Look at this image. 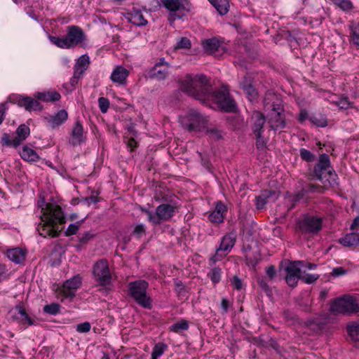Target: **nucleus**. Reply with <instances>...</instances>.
<instances>
[{
    "instance_id": "nucleus-1",
    "label": "nucleus",
    "mask_w": 359,
    "mask_h": 359,
    "mask_svg": "<svg viewBox=\"0 0 359 359\" xmlns=\"http://www.w3.org/2000/svg\"><path fill=\"white\" fill-rule=\"evenodd\" d=\"M313 176L321 182V185L309 184L304 186L300 191L288 198V210L294 208L297 202L304 199L306 194L311 193L322 194L325 189L334 187L337 184V175L331 169L330 157L326 154H322L319 156L318 162L316 164L313 170Z\"/></svg>"
},
{
    "instance_id": "nucleus-2",
    "label": "nucleus",
    "mask_w": 359,
    "mask_h": 359,
    "mask_svg": "<svg viewBox=\"0 0 359 359\" xmlns=\"http://www.w3.org/2000/svg\"><path fill=\"white\" fill-rule=\"evenodd\" d=\"M38 203L43 213L41 216L42 223H39L37 227L39 233L44 238L57 237L62 229L60 225L66 222L61 207L55 203H46L44 198Z\"/></svg>"
},
{
    "instance_id": "nucleus-3",
    "label": "nucleus",
    "mask_w": 359,
    "mask_h": 359,
    "mask_svg": "<svg viewBox=\"0 0 359 359\" xmlns=\"http://www.w3.org/2000/svg\"><path fill=\"white\" fill-rule=\"evenodd\" d=\"M180 83L182 91L203 104L207 102V97L212 88L210 78L204 74L194 76L187 74Z\"/></svg>"
},
{
    "instance_id": "nucleus-4",
    "label": "nucleus",
    "mask_w": 359,
    "mask_h": 359,
    "mask_svg": "<svg viewBox=\"0 0 359 359\" xmlns=\"http://www.w3.org/2000/svg\"><path fill=\"white\" fill-rule=\"evenodd\" d=\"M264 107L268 114V124L273 130L285 127V118L283 114V108L278 97L271 93L266 95L264 99Z\"/></svg>"
},
{
    "instance_id": "nucleus-5",
    "label": "nucleus",
    "mask_w": 359,
    "mask_h": 359,
    "mask_svg": "<svg viewBox=\"0 0 359 359\" xmlns=\"http://www.w3.org/2000/svg\"><path fill=\"white\" fill-rule=\"evenodd\" d=\"M50 41L62 49L74 48L86 40V35L83 29L79 26L70 25L67 27L66 35L62 37L48 36Z\"/></svg>"
},
{
    "instance_id": "nucleus-6",
    "label": "nucleus",
    "mask_w": 359,
    "mask_h": 359,
    "mask_svg": "<svg viewBox=\"0 0 359 359\" xmlns=\"http://www.w3.org/2000/svg\"><path fill=\"white\" fill-rule=\"evenodd\" d=\"M211 102L226 112H233L236 109V102L226 89H212L207 97V102L203 104L210 107Z\"/></svg>"
},
{
    "instance_id": "nucleus-7",
    "label": "nucleus",
    "mask_w": 359,
    "mask_h": 359,
    "mask_svg": "<svg viewBox=\"0 0 359 359\" xmlns=\"http://www.w3.org/2000/svg\"><path fill=\"white\" fill-rule=\"evenodd\" d=\"M149 283L144 280L132 281L128 284V292L135 302L145 309H151V299L147 294Z\"/></svg>"
},
{
    "instance_id": "nucleus-8",
    "label": "nucleus",
    "mask_w": 359,
    "mask_h": 359,
    "mask_svg": "<svg viewBox=\"0 0 359 359\" xmlns=\"http://www.w3.org/2000/svg\"><path fill=\"white\" fill-rule=\"evenodd\" d=\"M92 276L98 286L107 289L111 285L112 276L106 259H98L93 264Z\"/></svg>"
},
{
    "instance_id": "nucleus-9",
    "label": "nucleus",
    "mask_w": 359,
    "mask_h": 359,
    "mask_svg": "<svg viewBox=\"0 0 359 359\" xmlns=\"http://www.w3.org/2000/svg\"><path fill=\"white\" fill-rule=\"evenodd\" d=\"M330 311L334 314L351 315L359 311V305L352 297H344L335 299L330 306Z\"/></svg>"
},
{
    "instance_id": "nucleus-10",
    "label": "nucleus",
    "mask_w": 359,
    "mask_h": 359,
    "mask_svg": "<svg viewBox=\"0 0 359 359\" xmlns=\"http://www.w3.org/2000/svg\"><path fill=\"white\" fill-rule=\"evenodd\" d=\"M177 206L170 204L163 203L156 208V214L151 211L145 210L148 215V220L153 224H161L162 221L169 220L175 214Z\"/></svg>"
},
{
    "instance_id": "nucleus-11",
    "label": "nucleus",
    "mask_w": 359,
    "mask_h": 359,
    "mask_svg": "<svg viewBox=\"0 0 359 359\" xmlns=\"http://www.w3.org/2000/svg\"><path fill=\"white\" fill-rule=\"evenodd\" d=\"M182 124L189 132H201L206 128L207 120L198 111L190 109Z\"/></svg>"
},
{
    "instance_id": "nucleus-12",
    "label": "nucleus",
    "mask_w": 359,
    "mask_h": 359,
    "mask_svg": "<svg viewBox=\"0 0 359 359\" xmlns=\"http://www.w3.org/2000/svg\"><path fill=\"white\" fill-rule=\"evenodd\" d=\"M297 226L302 233L316 234L322 229L323 219L319 217L306 215L298 221Z\"/></svg>"
},
{
    "instance_id": "nucleus-13",
    "label": "nucleus",
    "mask_w": 359,
    "mask_h": 359,
    "mask_svg": "<svg viewBox=\"0 0 359 359\" xmlns=\"http://www.w3.org/2000/svg\"><path fill=\"white\" fill-rule=\"evenodd\" d=\"M304 264V261H294L285 262L284 271L286 273L285 279L287 284L291 287L297 286L298 280L301 279L300 265Z\"/></svg>"
},
{
    "instance_id": "nucleus-14",
    "label": "nucleus",
    "mask_w": 359,
    "mask_h": 359,
    "mask_svg": "<svg viewBox=\"0 0 359 359\" xmlns=\"http://www.w3.org/2000/svg\"><path fill=\"white\" fill-rule=\"evenodd\" d=\"M30 129L25 124L20 125L16 130L17 136L13 140L8 133H4L1 137V144L7 147H18L29 135Z\"/></svg>"
},
{
    "instance_id": "nucleus-15",
    "label": "nucleus",
    "mask_w": 359,
    "mask_h": 359,
    "mask_svg": "<svg viewBox=\"0 0 359 359\" xmlns=\"http://www.w3.org/2000/svg\"><path fill=\"white\" fill-rule=\"evenodd\" d=\"M170 68V64L164 57H161L159 61L147 71V76L151 79L163 81L168 77Z\"/></svg>"
},
{
    "instance_id": "nucleus-16",
    "label": "nucleus",
    "mask_w": 359,
    "mask_h": 359,
    "mask_svg": "<svg viewBox=\"0 0 359 359\" xmlns=\"http://www.w3.org/2000/svg\"><path fill=\"white\" fill-rule=\"evenodd\" d=\"M160 4L170 13H175L182 10L187 13L191 12L192 5L189 0H160Z\"/></svg>"
},
{
    "instance_id": "nucleus-17",
    "label": "nucleus",
    "mask_w": 359,
    "mask_h": 359,
    "mask_svg": "<svg viewBox=\"0 0 359 359\" xmlns=\"http://www.w3.org/2000/svg\"><path fill=\"white\" fill-rule=\"evenodd\" d=\"M266 123L265 116L259 111H255L250 117V127L253 134L263 133Z\"/></svg>"
},
{
    "instance_id": "nucleus-18",
    "label": "nucleus",
    "mask_w": 359,
    "mask_h": 359,
    "mask_svg": "<svg viewBox=\"0 0 359 359\" xmlns=\"http://www.w3.org/2000/svg\"><path fill=\"white\" fill-rule=\"evenodd\" d=\"M86 141V136L84 135L83 128L79 120H77L72 128L71 133V139L69 142L72 146L81 144Z\"/></svg>"
},
{
    "instance_id": "nucleus-19",
    "label": "nucleus",
    "mask_w": 359,
    "mask_h": 359,
    "mask_svg": "<svg viewBox=\"0 0 359 359\" xmlns=\"http://www.w3.org/2000/svg\"><path fill=\"white\" fill-rule=\"evenodd\" d=\"M226 211V206L222 201H217L215 210L209 214L208 219L212 223H221L224 220V214Z\"/></svg>"
},
{
    "instance_id": "nucleus-20",
    "label": "nucleus",
    "mask_w": 359,
    "mask_h": 359,
    "mask_svg": "<svg viewBox=\"0 0 359 359\" xmlns=\"http://www.w3.org/2000/svg\"><path fill=\"white\" fill-rule=\"evenodd\" d=\"M128 75L129 71L127 69L122 66H116L114 69L110 78L114 83L125 86L126 84V79Z\"/></svg>"
},
{
    "instance_id": "nucleus-21",
    "label": "nucleus",
    "mask_w": 359,
    "mask_h": 359,
    "mask_svg": "<svg viewBox=\"0 0 359 359\" xmlns=\"http://www.w3.org/2000/svg\"><path fill=\"white\" fill-rule=\"evenodd\" d=\"M18 104L21 107H25L27 111H41L42 105L37 100L30 97H24L18 100Z\"/></svg>"
},
{
    "instance_id": "nucleus-22",
    "label": "nucleus",
    "mask_w": 359,
    "mask_h": 359,
    "mask_svg": "<svg viewBox=\"0 0 359 359\" xmlns=\"http://www.w3.org/2000/svg\"><path fill=\"white\" fill-rule=\"evenodd\" d=\"M201 45L204 50L209 54H214L219 50L220 42L216 38L202 41Z\"/></svg>"
},
{
    "instance_id": "nucleus-23",
    "label": "nucleus",
    "mask_w": 359,
    "mask_h": 359,
    "mask_svg": "<svg viewBox=\"0 0 359 359\" xmlns=\"http://www.w3.org/2000/svg\"><path fill=\"white\" fill-rule=\"evenodd\" d=\"M128 21L137 26H145L147 20L144 19L142 12L137 9H133L128 14Z\"/></svg>"
},
{
    "instance_id": "nucleus-24",
    "label": "nucleus",
    "mask_w": 359,
    "mask_h": 359,
    "mask_svg": "<svg viewBox=\"0 0 359 359\" xmlns=\"http://www.w3.org/2000/svg\"><path fill=\"white\" fill-rule=\"evenodd\" d=\"M339 243L345 247L359 245V233H350L339 238Z\"/></svg>"
},
{
    "instance_id": "nucleus-25",
    "label": "nucleus",
    "mask_w": 359,
    "mask_h": 359,
    "mask_svg": "<svg viewBox=\"0 0 359 359\" xmlns=\"http://www.w3.org/2000/svg\"><path fill=\"white\" fill-rule=\"evenodd\" d=\"M221 15H226L230 8L229 0H208Z\"/></svg>"
},
{
    "instance_id": "nucleus-26",
    "label": "nucleus",
    "mask_w": 359,
    "mask_h": 359,
    "mask_svg": "<svg viewBox=\"0 0 359 359\" xmlns=\"http://www.w3.org/2000/svg\"><path fill=\"white\" fill-rule=\"evenodd\" d=\"M20 157L25 161L36 162L40 157L38 154L32 148L24 146L20 152Z\"/></svg>"
},
{
    "instance_id": "nucleus-27",
    "label": "nucleus",
    "mask_w": 359,
    "mask_h": 359,
    "mask_svg": "<svg viewBox=\"0 0 359 359\" xmlns=\"http://www.w3.org/2000/svg\"><path fill=\"white\" fill-rule=\"evenodd\" d=\"M235 243L236 236L233 233L226 234L222 238L219 249L225 253L231 250Z\"/></svg>"
},
{
    "instance_id": "nucleus-28",
    "label": "nucleus",
    "mask_w": 359,
    "mask_h": 359,
    "mask_svg": "<svg viewBox=\"0 0 359 359\" xmlns=\"http://www.w3.org/2000/svg\"><path fill=\"white\" fill-rule=\"evenodd\" d=\"M7 257L12 262L20 264L25 258V255L20 248H13L7 250Z\"/></svg>"
},
{
    "instance_id": "nucleus-29",
    "label": "nucleus",
    "mask_w": 359,
    "mask_h": 359,
    "mask_svg": "<svg viewBox=\"0 0 359 359\" xmlns=\"http://www.w3.org/2000/svg\"><path fill=\"white\" fill-rule=\"evenodd\" d=\"M67 118V112L65 109H61L55 115L50 117L49 123H50L53 128H55L64 123Z\"/></svg>"
},
{
    "instance_id": "nucleus-30",
    "label": "nucleus",
    "mask_w": 359,
    "mask_h": 359,
    "mask_svg": "<svg viewBox=\"0 0 359 359\" xmlns=\"http://www.w3.org/2000/svg\"><path fill=\"white\" fill-rule=\"evenodd\" d=\"M14 311L15 314L18 315L17 318L22 323H27L29 325H32L34 323V320L29 316L25 309L22 305L15 306Z\"/></svg>"
},
{
    "instance_id": "nucleus-31",
    "label": "nucleus",
    "mask_w": 359,
    "mask_h": 359,
    "mask_svg": "<svg viewBox=\"0 0 359 359\" xmlns=\"http://www.w3.org/2000/svg\"><path fill=\"white\" fill-rule=\"evenodd\" d=\"M37 97L43 102H56L60 100L61 96L59 93L52 91L48 93H39Z\"/></svg>"
},
{
    "instance_id": "nucleus-32",
    "label": "nucleus",
    "mask_w": 359,
    "mask_h": 359,
    "mask_svg": "<svg viewBox=\"0 0 359 359\" xmlns=\"http://www.w3.org/2000/svg\"><path fill=\"white\" fill-rule=\"evenodd\" d=\"M347 331L350 335L354 346L359 348V324L348 326Z\"/></svg>"
},
{
    "instance_id": "nucleus-33",
    "label": "nucleus",
    "mask_w": 359,
    "mask_h": 359,
    "mask_svg": "<svg viewBox=\"0 0 359 359\" xmlns=\"http://www.w3.org/2000/svg\"><path fill=\"white\" fill-rule=\"evenodd\" d=\"M81 285V278L79 275L74 276L64 283V288L77 290Z\"/></svg>"
},
{
    "instance_id": "nucleus-34",
    "label": "nucleus",
    "mask_w": 359,
    "mask_h": 359,
    "mask_svg": "<svg viewBox=\"0 0 359 359\" xmlns=\"http://www.w3.org/2000/svg\"><path fill=\"white\" fill-rule=\"evenodd\" d=\"M337 7L345 12H349L353 8V4L350 0H329Z\"/></svg>"
},
{
    "instance_id": "nucleus-35",
    "label": "nucleus",
    "mask_w": 359,
    "mask_h": 359,
    "mask_svg": "<svg viewBox=\"0 0 359 359\" xmlns=\"http://www.w3.org/2000/svg\"><path fill=\"white\" fill-rule=\"evenodd\" d=\"M204 130L210 138L215 141L221 140L223 137L224 133L217 127H208L206 126V128Z\"/></svg>"
},
{
    "instance_id": "nucleus-36",
    "label": "nucleus",
    "mask_w": 359,
    "mask_h": 359,
    "mask_svg": "<svg viewBox=\"0 0 359 359\" xmlns=\"http://www.w3.org/2000/svg\"><path fill=\"white\" fill-rule=\"evenodd\" d=\"M188 328H189L188 322L184 319H182L179 322L172 325L170 327V330L171 332L178 333L181 331L187 330H188Z\"/></svg>"
},
{
    "instance_id": "nucleus-37",
    "label": "nucleus",
    "mask_w": 359,
    "mask_h": 359,
    "mask_svg": "<svg viewBox=\"0 0 359 359\" xmlns=\"http://www.w3.org/2000/svg\"><path fill=\"white\" fill-rule=\"evenodd\" d=\"M278 198V194L276 191L265 189L262 191L259 198H264L267 203L271 199L275 201Z\"/></svg>"
},
{
    "instance_id": "nucleus-38",
    "label": "nucleus",
    "mask_w": 359,
    "mask_h": 359,
    "mask_svg": "<svg viewBox=\"0 0 359 359\" xmlns=\"http://www.w3.org/2000/svg\"><path fill=\"white\" fill-rule=\"evenodd\" d=\"M61 306L57 303H52L50 304H47L43 306V311L44 313L50 314V315H56L60 313Z\"/></svg>"
},
{
    "instance_id": "nucleus-39",
    "label": "nucleus",
    "mask_w": 359,
    "mask_h": 359,
    "mask_svg": "<svg viewBox=\"0 0 359 359\" xmlns=\"http://www.w3.org/2000/svg\"><path fill=\"white\" fill-rule=\"evenodd\" d=\"M166 346L163 343L156 344L151 353V359H157L164 352Z\"/></svg>"
},
{
    "instance_id": "nucleus-40",
    "label": "nucleus",
    "mask_w": 359,
    "mask_h": 359,
    "mask_svg": "<svg viewBox=\"0 0 359 359\" xmlns=\"http://www.w3.org/2000/svg\"><path fill=\"white\" fill-rule=\"evenodd\" d=\"M83 222V220H81L76 222V223L74 224H70L67 227V230L65 231V235L66 236H70L76 234Z\"/></svg>"
},
{
    "instance_id": "nucleus-41",
    "label": "nucleus",
    "mask_w": 359,
    "mask_h": 359,
    "mask_svg": "<svg viewBox=\"0 0 359 359\" xmlns=\"http://www.w3.org/2000/svg\"><path fill=\"white\" fill-rule=\"evenodd\" d=\"M221 273L222 272L220 268L215 267L211 270L208 276L210 278L212 283H217L220 281Z\"/></svg>"
},
{
    "instance_id": "nucleus-42",
    "label": "nucleus",
    "mask_w": 359,
    "mask_h": 359,
    "mask_svg": "<svg viewBox=\"0 0 359 359\" xmlns=\"http://www.w3.org/2000/svg\"><path fill=\"white\" fill-rule=\"evenodd\" d=\"M301 158L306 162H313L315 161V155L309 150L306 149H301L300 151Z\"/></svg>"
},
{
    "instance_id": "nucleus-43",
    "label": "nucleus",
    "mask_w": 359,
    "mask_h": 359,
    "mask_svg": "<svg viewBox=\"0 0 359 359\" xmlns=\"http://www.w3.org/2000/svg\"><path fill=\"white\" fill-rule=\"evenodd\" d=\"M334 103L337 106L343 109L352 107V103L349 101L348 97H341L337 101H335Z\"/></svg>"
},
{
    "instance_id": "nucleus-44",
    "label": "nucleus",
    "mask_w": 359,
    "mask_h": 359,
    "mask_svg": "<svg viewBox=\"0 0 359 359\" xmlns=\"http://www.w3.org/2000/svg\"><path fill=\"white\" fill-rule=\"evenodd\" d=\"M351 30L353 44L359 47V26H351Z\"/></svg>"
},
{
    "instance_id": "nucleus-45",
    "label": "nucleus",
    "mask_w": 359,
    "mask_h": 359,
    "mask_svg": "<svg viewBox=\"0 0 359 359\" xmlns=\"http://www.w3.org/2000/svg\"><path fill=\"white\" fill-rule=\"evenodd\" d=\"M319 278V275L306 273L302 275L301 279L304 283L306 284H311L316 281Z\"/></svg>"
},
{
    "instance_id": "nucleus-46",
    "label": "nucleus",
    "mask_w": 359,
    "mask_h": 359,
    "mask_svg": "<svg viewBox=\"0 0 359 359\" xmlns=\"http://www.w3.org/2000/svg\"><path fill=\"white\" fill-rule=\"evenodd\" d=\"M98 104H99L100 111L102 113H106L109 107V101L106 97H100L98 99Z\"/></svg>"
},
{
    "instance_id": "nucleus-47",
    "label": "nucleus",
    "mask_w": 359,
    "mask_h": 359,
    "mask_svg": "<svg viewBox=\"0 0 359 359\" xmlns=\"http://www.w3.org/2000/svg\"><path fill=\"white\" fill-rule=\"evenodd\" d=\"M95 236L92 231H86L83 234H80L78 236L79 241L81 244L87 243L90 239H92Z\"/></svg>"
},
{
    "instance_id": "nucleus-48",
    "label": "nucleus",
    "mask_w": 359,
    "mask_h": 359,
    "mask_svg": "<svg viewBox=\"0 0 359 359\" xmlns=\"http://www.w3.org/2000/svg\"><path fill=\"white\" fill-rule=\"evenodd\" d=\"M311 121L318 127H325L327 124V119L323 116H312L310 118Z\"/></svg>"
},
{
    "instance_id": "nucleus-49",
    "label": "nucleus",
    "mask_w": 359,
    "mask_h": 359,
    "mask_svg": "<svg viewBox=\"0 0 359 359\" xmlns=\"http://www.w3.org/2000/svg\"><path fill=\"white\" fill-rule=\"evenodd\" d=\"M243 90L248 95V98L250 102H252V100H255L257 97V91L252 86L247 88Z\"/></svg>"
},
{
    "instance_id": "nucleus-50",
    "label": "nucleus",
    "mask_w": 359,
    "mask_h": 359,
    "mask_svg": "<svg viewBox=\"0 0 359 359\" xmlns=\"http://www.w3.org/2000/svg\"><path fill=\"white\" fill-rule=\"evenodd\" d=\"M146 233V229L144 224H140L135 226L133 233L138 238H141Z\"/></svg>"
},
{
    "instance_id": "nucleus-51",
    "label": "nucleus",
    "mask_w": 359,
    "mask_h": 359,
    "mask_svg": "<svg viewBox=\"0 0 359 359\" xmlns=\"http://www.w3.org/2000/svg\"><path fill=\"white\" fill-rule=\"evenodd\" d=\"M191 43L190 40L187 37H182L177 45V48H190Z\"/></svg>"
},
{
    "instance_id": "nucleus-52",
    "label": "nucleus",
    "mask_w": 359,
    "mask_h": 359,
    "mask_svg": "<svg viewBox=\"0 0 359 359\" xmlns=\"http://www.w3.org/2000/svg\"><path fill=\"white\" fill-rule=\"evenodd\" d=\"M83 69H81L79 71V68H76V69L74 71V76L70 79V84L72 87L75 86L81 76V75L83 74Z\"/></svg>"
},
{
    "instance_id": "nucleus-53",
    "label": "nucleus",
    "mask_w": 359,
    "mask_h": 359,
    "mask_svg": "<svg viewBox=\"0 0 359 359\" xmlns=\"http://www.w3.org/2000/svg\"><path fill=\"white\" fill-rule=\"evenodd\" d=\"M90 323L84 322L76 325V331L81 333L88 332L90 331Z\"/></svg>"
},
{
    "instance_id": "nucleus-54",
    "label": "nucleus",
    "mask_w": 359,
    "mask_h": 359,
    "mask_svg": "<svg viewBox=\"0 0 359 359\" xmlns=\"http://www.w3.org/2000/svg\"><path fill=\"white\" fill-rule=\"evenodd\" d=\"M8 269L6 264L0 262V283L6 279L8 276Z\"/></svg>"
},
{
    "instance_id": "nucleus-55",
    "label": "nucleus",
    "mask_w": 359,
    "mask_h": 359,
    "mask_svg": "<svg viewBox=\"0 0 359 359\" xmlns=\"http://www.w3.org/2000/svg\"><path fill=\"white\" fill-rule=\"evenodd\" d=\"M256 137V147L257 149H263L266 145V142L262 136V133L254 134Z\"/></svg>"
},
{
    "instance_id": "nucleus-56",
    "label": "nucleus",
    "mask_w": 359,
    "mask_h": 359,
    "mask_svg": "<svg viewBox=\"0 0 359 359\" xmlns=\"http://www.w3.org/2000/svg\"><path fill=\"white\" fill-rule=\"evenodd\" d=\"M257 283L260 288L266 294H269L271 292V289L264 278H259L257 280Z\"/></svg>"
},
{
    "instance_id": "nucleus-57",
    "label": "nucleus",
    "mask_w": 359,
    "mask_h": 359,
    "mask_svg": "<svg viewBox=\"0 0 359 359\" xmlns=\"http://www.w3.org/2000/svg\"><path fill=\"white\" fill-rule=\"evenodd\" d=\"M231 285L233 289L240 290L243 286L242 281L237 276H234L231 279Z\"/></svg>"
},
{
    "instance_id": "nucleus-58",
    "label": "nucleus",
    "mask_w": 359,
    "mask_h": 359,
    "mask_svg": "<svg viewBox=\"0 0 359 359\" xmlns=\"http://www.w3.org/2000/svg\"><path fill=\"white\" fill-rule=\"evenodd\" d=\"M252 80L250 76H245L243 79V81L241 82V88L243 90L246 89L247 88L252 86Z\"/></svg>"
},
{
    "instance_id": "nucleus-59",
    "label": "nucleus",
    "mask_w": 359,
    "mask_h": 359,
    "mask_svg": "<svg viewBox=\"0 0 359 359\" xmlns=\"http://www.w3.org/2000/svg\"><path fill=\"white\" fill-rule=\"evenodd\" d=\"M226 254L224 252L217 248L215 255L210 258V261H212V263H215L216 262L219 261Z\"/></svg>"
},
{
    "instance_id": "nucleus-60",
    "label": "nucleus",
    "mask_w": 359,
    "mask_h": 359,
    "mask_svg": "<svg viewBox=\"0 0 359 359\" xmlns=\"http://www.w3.org/2000/svg\"><path fill=\"white\" fill-rule=\"evenodd\" d=\"M62 292L63 296L66 298L72 299L76 295L75 290H72V289L64 288V287H62Z\"/></svg>"
},
{
    "instance_id": "nucleus-61",
    "label": "nucleus",
    "mask_w": 359,
    "mask_h": 359,
    "mask_svg": "<svg viewBox=\"0 0 359 359\" xmlns=\"http://www.w3.org/2000/svg\"><path fill=\"white\" fill-rule=\"evenodd\" d=\"M7 110L6 102L0 104V125L5 118L6 111Z\"/></svg>"
},
{
    "instance_id": "nucleus-62",
    "label": "nucleus",
    "mask_w": 359,
    "mask_h": 359,
    "mask_svg": "<svg viewBox=\"0 0 359 359\" xmlns=\"http://www.w3.org/2000/svg\"><path fill=\"white\" fill-rule=\"evenodd\" d=\"M266 273L270 280H273L276 275V270L273 265L269 266L266 271Z\"/></svg>"
},
{
    "instance_id": "nucleus-63",
    "label": "nucleus",
    "mask_w": 359,
    "mask_h": 359,
    "mask_svg": "<svg viewBox=\"0 0 359 359\" xmlns=\"http://www.w3.org/2000/svg\"><path fill=\"white\" fill-rule=\"evenodd\" d=\"M89 63V57L86 55H82L78 60L77 64L76 65L79 67H85L87 64Z\"/></svg>"
},
{
    "instance_id": "nucleus-64",
    "label": "nucleus",
    "mask_w": 359,
    "mask_h": 359,
    "mask_svg": "<svg viewBox=\"0 0 359 359\" xmlns=\"http://www.w3.org/2000/svg\"><path fill=\"white\" fill-rule=\"evenodd\" d=\"M175 285L176 287V290L180 294L184 292L185 286L181 280H175Z\"/></svg>"
}]
</instances>
